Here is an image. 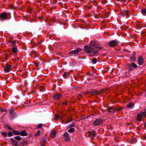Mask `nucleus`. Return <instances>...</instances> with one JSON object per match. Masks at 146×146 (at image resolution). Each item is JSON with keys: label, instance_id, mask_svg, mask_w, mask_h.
<instances>
[{"label": "nucleus", "instance_id": "49530a36", "mask_svg": "<svg viewBox=\"0 0 146 146\" xmlns=\"http://www.w3.org/2000/svg\"><path fill=\"white\" fill-rule=\"evenodd\" d=\"M43 125V124H41V123L39 124L38 125V127L39 128L41 127H42V126Z\"/></svg>", "mask_w": 146, "mask_h": 146}, {"label": "nucleus", "instance_id": "393cba45", "mask_svg": "<svg viewBox=\"0 0 146 146\" xmlns=\"http://www.w3.org/2000/svg\"><path fill=\"white\" fill-rule=\"evenodd\" d=\"M15 138L16 140H17L18 141H19L21 139V137L19 136L15 137Z\"/></svg>", "mask_w": 146, "mask_h": 146}, {"label": "nucleus", "instance_id": "f257e3e1", "mask_svg": "<svg viewBox=\"0 0 146 146\" xmlns=\"http://www.w3.org/2000/svg\"><path fill=\"white\" fill-rule=\"evenodd\" d=\"M118 44V41L116 40H112L106 44V45L108 46L113 47L116 46Z\"/></svg>", "mask_w": 146, "mask_h": 146}, {"label": "nucleus", "instance_id": "c85d7f7f", "mask_svg": "<svg viewBox=\"0 0 146 146\" xmlns=\"http://www.w3.org/2000/svg\"><path fill=\"white\" fill-rule=\"evenodd\" d=\"M94 47L96 48L97 49H99V50H101L102 49L103 47L102 46H100L96 44Z\"/></svg>", "mask_w": 146, "mask_h": 146}, {"label": "nucleus", "instance_id": "bf43d9fd", "mask_svg": "<svg viewBox=\"0 0 146 146\" xmlns=\"http://www.w3.org/2000/svg\"><path fill=\"white\" fill-rule=\"evenodd\" d=\"M77 99H78V100H80V99H79V98H77Z\"/></svg>", "mask_w": 146, "mask_h": 146}, {"label": "nucleus", "instance_id": "603ef678", "mask_svg": "<svg viewBox=\"0 0 146 146\" xmlns=\"http://www.w3.org/2000/svg\"><path fill=\"white\" fill-rule=\"evenodd\" d=\"M121 109V108H119V109H115V111H119V110H120Z\"/></svg>", "mask_w": 146, "mask_h": 146}, {"label": "nucleus", "instance_id": "473e14b6", "mask_svg": "<svg viewBox=\"0 0 146 146\" xmlns=\"http://www.w3.org/2000/svg\"><path fill=\"white\" fill-rule=\"evenodd\" d=\"M13 135V133L11 131L8 133L7 135L9 137H11Z\"/></svg>", "mask_w": 146, "mask_h": 146}, {"label": "nucleus", "instance_id": "864d4df0", "mask_svg": "<svg viewBox=\"0 0 146 146\" xmlns=\"http://www.w3.org/2000/svg\"><path fill=\"white\" fill-rule=\"evenodd\" d=\"M39 19L41 21H42V20L43 19V17H39Z\"/></svg>", "mask_w": 146, "mask_h": 146}, {"label": "nucleus", "instance_id": "79ce46f5", "mask_svg": "<svg viewBox=\"0 0 146 146\" xmlns=\"http://www.w3.org/2000/svg\"><path fill=\"white\" fill-rule=\"evenodd\" d=\"M93 54L94 55H96L98 53V51H94V50L93 51V52H92Z\"/></svg>", "mask_w": 146, "mask_h": 146}, {"label": "nucleus", "instance_id": "bb28decb", "mask_svg": "<svg viewBox=\"0 0 146 146\" xmlns=\"http://www.w3.org/2000/svg\"><path fill=\"white\" fill-rule=\"evenodd\" d=\"M56 132L52 131L51 132V135L52 136V137H54L56 136Z\"/></svg>", "mask_w": 146, "mask_h": 146}, {"label": "nucleus", "instance_id": "9b49d317", "mask_svg": "<svg viewBox=\"0 0 146 146\" xmlns=\"http://www.w3.org/2000/svg\"><path fill=\"white\" fill-rule=\"evenodd\" d=\"M11 66L8 64H6V66L4 68V70L5 72H8L11 70Z\"/></svg>", "mask_w": 146, "mask_h": 146}, {"label": "nucleus", "instance_id": "a211bd4d", "mask_svg": "<svg viewBox=\"0 0 146 146\" xmlns=\"http://www.w3.org/2000/svg\"><path fill=\"white\" fill-rule=\"evenodd\" d=\"M130 70V68H131V66H132L135 68H136L137 67V66L134 62H132L131 63V64H129V65Z\"/></svg>", "mask_w": 146, "mask_h": 146}, {"label": "nucleus", "instance_id": "4468645a", "mask_svg": "<svg viewBox=\"0 0 146 146\" xmlns=\"http://www.w3.org/2000/svg\"><path fill=\"white\" fill-rule=\"evenodd\" d=\"M19 133V135L22 136H27L28 135L26 131L25 130H23L20 132Z\"/></svg>", "mask_w": 146, "mask_h": 146}, {"label": "nucleus", "instance_id": "58836bf2", "mask_svg": "<svg viewBox=\"0 0 146 146\" xmlns=\"http://www.w3.org/2000/svg\"><path fill=\"white\" fill-rule=\"evenodd\" d=\"M1 135H3L5 137H7V134L6 132H2L1 133Z\"/></svg>", "mask_w": 146, "mask_h": 146}, {"label": "nucleus", "instance_id": "e433bc0d", "mask_svg": "<svg viewBox=\"0 0 146 146\" xmlns=\"http://www.w3.org/2000/svg\"><path fill=\"white\" fill-rule=\"evenodd\" d=\"M14 110H11L10 111V112H9V114L10 115H14Z\"/></svg>", "mask_w": 146, "mask_h": 146}, {"label": "nucleus", "instance_id": "4be33fe9", "mask_svg": "<svg viewBox=\"0 0 146 146\" xmlns=\"http://www.w3.org/2000/svg\"><path fill=\"white\" fill-rule=\"evenodd\" d=\"M134 104L133 103L131 102L129 103L127 105V107L129 108H132L134 106Z\"/></svg>", "mask_w": 146, "mask_h": 146}, {"label": "nucleus", "instance_id": "72a5a7b5", "mask_svg": "<svg viewBox=\"0 0 146 146\" xmlns=\"http://www.w3.org/2000/svg\"><path fill=\"white\" fill-rule=\"evenodd\" d=\"M70 103L68 102L67 101H65V102H63L62 103V105H67L68 104H69Z\"/></svg>", "mask_w": 146, "mask_h": 146}, {"label": "nucleus", "instance_id": "f03ea898", "mask_svg": "<svg viewBox=\"0 0 146 146\" xmlns=\"http://www.w3.org/2000/svg\"><path fill=\"white\" fill-rule=\"evenodd\" d=\"M103 121V119L99 118L96 119L93 122V125L94 126H98L101 125Z\"/></svg>", "mask_w": 146, "mask_h": 146}, {"label": "nucleus", "instance_id": "aec40b11", "mask_svg": "<svg viewBox=\"0 0 146 146\" xmlns=\"http://www.w3.org/2000/svg\"><path fill=\"white\" fill-rule=\"evenodd\" d=\"M90 94L92 95H95L97 94L96 91L94 90H92L89 92Z\"/></svg>", "mask_w": 146, "mask_h": 146}, {"label": "nucleus", "instance_id": "09e8293b", "mask_svg": "<svg viewBox=\"0 0 146 146\" xmlns=\"http://www.w3.org/2000/svg\"><path fill=\"white\" fill-rule=\"evenodd\" d=\"M7 128L8 129H10V130H11L12 131V130H13V128H12L11 127H10V126H7Z\"/></svg>", "mask_w": 146, "mask_h": 146}, {"label": "nucleus", "instance_id": "cd10ccee", "mask_svg": "<svg viewBox=\"0 0 146 146\" xmlns=\"http://www.w3.org/2000/svg\"><path fill=\"white\" fill-rule=\"evenodd\" d=\"M141 12L144 15H146V9H142Z\"/></svg>", "mask_w": 146, "mask_h": 146}, {"label": "nucleus", "instance_id": "6ab92c4d", "mask_svg": "<svg viewBox=\"0 0 146 146\" xmlns=\"http://www.w3.org/2000/svg\"><path fill=\"white\" fill-rule=\"evenodd\" d=\"M107 109L110 112L113 113L115 111V109H114L112 107H108L107 108Z\"/></svg>", "mask_w": 146, "mask_h": 146}, {"label": "nucleus", "instance_id": "ddd939ff", "mask_svg": "<svg viewBox=\"0 0 146 146\" xmlns=\"http://www.w3.org/2000/svg\"><path fill=\"white\" fill-rule=\"evenodd\" d=\"M31 56L33 57L34 58H35L36 57L38 56V55L37 54V52L36 51L34 50L32 52V53L31 55Z\"/></svg>", "mask_w": 146, "mask_h": 146}, {"label": "nucleus", "instance_id": "20e7f679", "mask_svg": "<svg viewBox=\"0 0 146 146\" xmlns=\"http://www.w3.org/2000/svg\"><path fill=\"white\" fill-rule=\"evenodd\" d=\"M86 135L89 137H91L92 138L93 137H95L96 135V133L95 131H87Z\"/></svg>", "mask_w": 146, "mask_h": 146}, {"label": "nucleus", "instance_id": "b1692460", "mask_svg": "<svg viewBox=\"0 0 146 146\" xmlns=\"http://www.w3.org/2000/svg\"><path fill=\"white\" fill-rule=\"evenodd\" d=\"M17 49L16 46L12 48V51L13 52L15 53L17 52Z\"/></svg>", "mask_w": 146, "mask_h": 146}, {"label": "nucleus", "instance_id": "1a4fd4ad", "mask_svg": "<svg viewBox=\"0 0 146 146\" xmlns=\"http://www.w3.org/2000/svg\"><path fill=\"white\" fill-rule=\"evenodd\" d=\"M62 96V94L60 93H58L53 96V98L55 100H58Z\"/></svg>", "mask_w": 146, "mask_h": 146}, {"label": "nucleus", "instance_id": "f8f14e48", "mask_svg": "<svg viewBox=\"0 0 146 146\" xmlns=\"http://www.w3.org/2000/svg\"><path fill=\"white\" fill-rule=\"evenodd\" d=\"M11 141L14 146H17L18 145V142L15 139L11 138L10 139Z\"/></svg>", "mask_w": 146, "mask_h": 146}, {"label": "nucleus", "instance_id": "5fc2aeb1", "mask_svg": "<svg viewBox=\"0 0 146 146\" xmlns=\"http://www.w3.org/2000/svg\"><path fill=\"white\" fill-rule=\"evenodd\" d=\"M144 111L146 114V108L144 110Z\"/></svg>", "mask_w": 146, "mask_h": 146}, {"label": "nucleus", "instance_id": "3c124183", "mask_svg": "<svg viewBox=\"0 0 146 146\" xmlns=\"http://www.w3.org/2000/svg\"><path fill=\"white\" fill-rule=\"evenodd\" d=\"M90 2H91V3H93L94 5H95V3H96V1H92L91 0L90 1Z\"/></svg>", "mask_w": 146, "mask_h": 146}, {"label": "nucleus", "instance_id": "4d7b16f0", "mask_svg": "<svg viewBox=\"0 0 146 146\" xmlns=\"http://www.w3.org/2000/svg\"><path fill=\"white\" fill-rule=\"evenodd\" d=\"M143 27H146V25H143Z\"/></svg>", "mask_w": 146, "mask_h": 146}, {"label": "nucleus", "instance_id": "6e6552de", "mask_svg": "<svg viewBox=\"0 0 146 146\" xmlns=\"http://www.w3.org/2000/svg\"><path fill=\"white\" fill-rule=\"evenodd\" d=\"M138 64L139 65H141L144 62V59L142 56H139L137 60Z\"/></svg>", "mask_w": 146, "mask_h": 146}, {"label": "nucleus", "instance_id": "7c9ffc66", "mask_svg": "<svg viewBox=\"0 0 146 146\" xmlns=\"http://www.w3.org/2000/svg\"><path fill=\"white\" fill-rule=\"evenodd\" d=\"M91 46L95 47V46L97 44H96L95 42L94 41H91L90 44Z\"/></svg>", "mask_w": 146, "mask_h": 146}, {"label": "nucleus", "instance_id": "13d9d810", "mask_svg": "<svg viewBox=\"0 0 146 146\" xmlns=\"http://www.w3.org/2000/svg\"><path fill=\"white\" fill-rule=\"evenodd\" d=\"M145 97H146V92L145 93Z\"/></svg>", "mask_w": 146, "mask_h": 146}, {"label": "nucleus", "instance_id": "c03bdc74", "mask_svg": "<svg viewBox=\"0 0 146 146\" xmlns=\"http://www.w3.org/2000/svg\"><path fill=\"white\" fill-rule=\"evenodd\" d=\"M82 93L84 94H87L89 93H90V92H89L87 91L85 92H82Z\"/></svg>", "mask_w": 146, "mask_h": 146}, {"label": "nucleus", "instance_id": "ea45409f", "mask_svg": "<svg viewBox=\"0 0 146 146\" xmlns=\"http://www.w3.org/2000/svg\"><path fill=\"white\" fill-rule=\"evenodd\" d=\"M72 121V119H70L68 120L67 121H65V123H70Z\"/></svg>", "mask_w": 146, "mask_h": 146}, {"label": "nucleus", "instance_id": "7ed1b4c3", "mask_svg": "<svg viewBox=\"0 0 146 146\" xmlns=\"http://www.w3.org/2000/svg\"><path fill=\"white\" fill-rule=\"evenodd\" d=\"M120 15L122 17H129V12L127 10H123L121 12Z\"/></svg>", "mask_w": 146, "mask_h": 146}, {"label": "nucleus", "instance_id": "a19ab883", "mask_svg": "<svg viewBox=\"0 0 146 146\" xmlns=\"http://www.w3.org/2000/svg\"><path fill=\"white\" fill-rule=\"evenodd\" d=\"M0 110L1 111H3V112H6L7 111V110L6 109H4L3 108H1Z\"/></svg>", "mask_w": 146, "mask_h": 146}, {"label": "nucleus", "instance_id": "423d86ee", "mask_svg": "<svg viewBox=\"0 0 146 146\" xmlns=\"http://www.w3.org/2000/svg\"><path fill=\"white\" fill-rule=\"evenodd\" d=\"M84 50L87 53H92L93 52L94 49L89 46H85L84 47Z\"/></svg>", "mask_w": 146, "mask_h": 146}, {"label": "nucleus", "instance_id": "052dcab7", "mask_svg": "<svg viewBox=\"0 0 146 146\" xmlns=\"http://www.w3.org/2000/svg\"><path fill=\"white\" fill-rule=\"evenodd\" d=\"M145 127H146V123L145 124Z\"/></svg>", "mask_w": 146, "mask_h": 146}, {"label": "nucleus", "instance_id": "de8ad7c7", "mask_svg": "<svg viewBox=\"0 0 146 146\" xmlns=\"http://www.w3.org/2000/svg\"><path fill=\"white\" fill-rule=\"evenodd\" d=\"M36 67H37L38 66L39 63L36 62H35L34 63Z\"/></svg>", "mask_w": 146, "mask_h": 146}, {"label": "nucleus", "instance_id": "8fccbe9b", "mask_svg": "<svg viewBox=\"0 0 146 146\" xmlns=\"http://www.w3.org/2000/svg\"><path fill=\"white\" fill-rule=\"evenodd\" d=\"M74 124H72L70 125H69L68 126V127H73L74 126Z\"/></svg>", "mask_w": 146, "mask_h": 146}, {"label": "nucleus", "instance_id": "39448f33", "mask_svg": "<svg viewBox=\"0 0 146 146\" xmlns=\"http://www.w3.org/2000/svg\"><path fill=\"white\" fill-rule=\"evenodd\" d=\"M0 18L2 20H7L8 19V15L7 13L3 12L1 14Z\"/></svg>", "mask_w": 146, "mask_h": 146}, {"label": "nucleus", "instance_id": "a878e982", "mask_svg": "<svg viewBox=\"0 0 146 146\" xmlns=\"http://www.w3.org/2000/svg\"><path fill=\"white\" fill-rule=\"evenodd\" d=\"M13 134L17 135H19L20 134V132L19 131L13 130Z\"/></svg>", "mask_w": 146, "mask_h": 146}, {"label": "nucleus", "instance_id": "9d476101", "mask_svg": "<svg viewBox=\"0 0 146 146\" xmlns=\"http://www.w3.org/2000/svg\"><path fill=\"white\" fill-rule=\"evenodd\" d=\"M64 139L65 141H68L70 139V137L67 132H65L64 134Z\"/></svg>", "mask_w": 146, "mask_h": 146}, {"label": "nucleus", "instance_id": "a18cd8bd", "mask_svg": "<svg viewBox=\"0 0 146 146\" xmlns=\"http://www.w3.org/2000/svg\"><path fill=\"white\" fill-rule=\"evenodd\" d=\"M55 20V19L54 17H53L51 19V21L54 22L56 21Z\"/></svg>", "mask_w": 146, "mask_h": 146}, {"label": "nucleus", "instance_id": "c9c22d12", "mask_svg": "<svg viewBox=\"0 0 146 146\" xmlns=\"http://www.w3.org/2000/svg\"><path fill=\"white\" fill-rule=\"evenodd\" d=\"M40 134V130H38L36 133L35 134V135L36 136H39Z\"/></svg>", "mask_w": 146, "mask_h": 146}, {"label": "nucleus", "instance_id": "2f4dec72", "mask_svg": "<svg viewBox=\"0 0 146 146\" xmlns=\"http://www.w3.org/2000/svg\"><path fill=\"white\" fill-rule=\"evenodd\" d=\"M92 61L93 64H95L97 62V60L96 58H94L92 59Z\"/></svg>", "mask_w": 146, "mask_h": 146}, {"label": "nucleus", "instance_id": "f704fd0d", "mask_svg": "<svg viewBox=\"0 0 146 146\" xmlns=\"http://www.w3.org/2000/svg\"><path fill=\"white\" fill-rule=\"evenodd\" d=\"M68 132L70 133H73L74 131V128H71L68 131Z\"/></svg>", "mask_w": 146, "mask_h": 146}, {"label": "nucleus", "instance_id": "4c0bfd02", "mask_svg": "<svg viewBox=\"0 0 146 146\" xmlns=\"http://www.w3.org/2000/svg\"><path fill=\"white\" fill-rule=\"evenodd\" d=\"M55 118L58 119V118H61V119H63V116L62 117H61L60 116H59L58 115H55Z\"/></svg>", "mask_w": 146, "mask_h": 146}, {"label": "nucleus", "instance_id": "5701e85b", "mask_svg": "<svg viewBox=\"0 0 146 146\" xmlns=\"http://www.w3.org/2000/svg\"><path fill=\"white\" fill-rule=\"evenodd\" d=\"M63 76L65 78H66L69 77V75L68 73H67L66 72H64L63 74Z\"/></svg>", "mask_w": 146, "mask_h": 146}, {"label": "nucleus", "instance_id": "c756f323", "mask_svg": "<svg viewBox=\"0 0 146 146\" xmlns=\"http://www.w3.org/2000/svg\"><path fill=\"white\" fill-rule=\"evenodd\" d=\"M140 113L143 118L146 117V114L144 112V111L141 112Z\"/></svg>", "mask_w": 146, "mask_h": 146}, {"label": "nucleus", "instance_id": "0eeeda50", "mask_svg": "<svg viewBox=\"0 0 146 146\" xmlns=\"http://www.w3.org/2000/svg\"><path fill=\"white\" fill-rule=\"evenodd\" d=\"M81 50V49L80 48H78L76 50H73L70 52L69 54V56L74 55L80 52Z\"/></svg>", "mask_w": 146, "mask_h": 146}, {"label": "nucleus", "instance_id": "f3484780", "mask_svg": "<svg viewBox=\"0 0 146 146\" xmlns=\"http://www.w3.org/2000/svg\"><path fill=\"white\" fill-rule=\"evenodd\" d=\"M143 118L142 115L140 114V113H138L137 116V120L141 121Z\"/></svg>", "mask_w": 146, "mask_h": 146}, {"label": "nucleus", "instance_id": "dca6fc26", "mask_svg": "<svg viewBox=\"0 0 146 146\" xmlns=\"http://www.w3.org/2000/svg\"><path fill=\"white\" fill-rule=\"evenodd\" d=\"M9 43L11 44V46L12 47L16 46V41L15 40H10L8 41Z\"/></svg>", "mask_w": 146, "mask_h": 146}, {"label": "nucleus", "instance_id": "412c9836", "mask_svg": "<svg viewBox=\"0 0 146 146\" xmlns=\"http://www.w3.org/2000/svg\"><path fill=\"white\" fill-rule=\"evenodd\" d=\"M131 141L132 143H136L137 141V139L134 137H131Z\"/></svg>", "mask_w": 146, "mask_h": 146}, {"label": "nucleus", "instance_id": "6e6d98bb", "mask_svg": "<svg viewBox=\"0 0 146 146\" xmlns=\"http://www.w3.org/2000/svg\"><path fill=\"white\" fill-rule=\"evenodd\" d=\"M144 139L145 140H146V136H144Z\"/></svg>", "mask_w": 146, "mask_h": 146}, {"label": "nucleus", "instance_id": "37998d69", "mask_svg": "<svg viewBox=\"0 0 146 146\" xmlns=\"http://www.w3.org/2000/svg\"><path fill=\"white\" fill-rule=\"evenodd\" d=\"M131 59L133 60H135V57L134 56H132L131 58Z\"/></svg>", "mask_w": 146, "mask_h": 146}, {"label": "nucleus", "instance_id": "2eb2a0df", "mask_svg": "<svg viewBox=\"0 0 146 146\" xmlns=\"http://www.w3.org/2000/svg\"><path fill=\"white\" fill-rule=\"evenodd\" d=\"M46 140L45 137H43L40 142V143L41 145L44 146L46 142Z\"/></svg>", "mask_w": 146, "mask_h": 146}]
</instances>
